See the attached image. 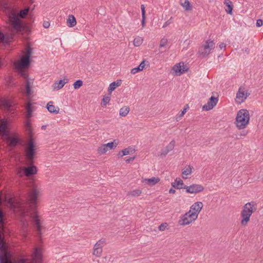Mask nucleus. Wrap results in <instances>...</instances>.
<instances>
[{"mask_svg": "<svg viewBox=\"0 0 263 263\" xmlns=\"http://www.w3.org/2000/svg\"><path fill=\"white\" fill-rule=\"evenodd\" d=\"M262 25V21L261 19H258L256 21V26L261 27Z\"/></svg>", "mask_w": 263, "mask_h": 263, "instance_id": "obj_45", "label": "nucleus"}, {"mask_svg": "<svg viewBox=\"0 0 263 263\" xmlns=\"http://www.w3.org/2000/svg\"><path fill=\"white\" fill-rule=\"evenodd\" d=\"M34 8H35V5H34V6H33V7H32V9H31V11H30V12H32V11L34 10Z\"/></svg>", "mask_w": 263, "mask_h": 263, "instance_id": "obj_57", "label": "nucleus"}, {"mask_svg": "<svg viewBox=\"0 0 263 263\" xmlns=\"http://www.w3.org/2000/svg\"><path fill=\"white\" fill-rule=\"evenodd\" d=\"M167 227V224L166 223H163L159 226L158 229L160 231H163L165 230Z\"/></svg>", "mask_w": 263, "mask_h": 263, "instance_id": "obj_40", "label": "nucleus"}, {"mask_svg": "<svg viewBox=\"0 0 263 263\" xmlns=\"http://www.w3.org/2000/svg\"><path fill=\"white\" fill-rule=\"evenodd\" d=\"M120 81H121V80H117V81H114L113 82H118V83H120Z\"/></svg>", "mask_w": 263, "mask_h": 263, "instance_id": "obj_58", "label": "nucleus"}, {"mask_svg": "<svg viewBox=\"0 0 263 263\" xmlns=\"http://www.w3.org/2000/svg\"><path fill=\"white\" fill-rule=\"evenodd\" d=\"M250 95V93L245 88V87L241 86L239 87L236 94V101L238 103L240 104L243 102Z\"/></svg>", "mask_w": 263, "mask_h": 263, "instance_id": "obj_10", "label": "nucleus"}, {"mask_svg": "<svg viewBox=\"0 0 263 263\" xmlns=\"http://www.w3.org/2000/svg\"><path fill=\"white\" fill-rule=\"evenodd\" d=\"M176 192V191L173 189H171L170 190H169V193L170 194H174Z\"/></svg>", "mask_w": 263, "mask_h": 263, "instance_id": "obj_52", "label": "nucleus"}, {"mask_svg": "<svg viewBox=\"0 0 263 263\" xmlns=\"http://www.w3.org/2000/svg\"><path fill=\"white\" fill-rule=\"evenodd\" d=\"M171 19L168 20L167 21H166L164 24V25H163V28H165L166 27H167L168 25H169L170 24H171V21H170Z\"/></svg>", "mask_w": 263, "mask_h": 263, "instance_id": "obj_48", "label": "nucleus"}, {"mask_svg": "<svg viewBox=\"0 0 263 263\" xmlns=\"http://www.w3.org/2000/svg\"><path fill=\"white\" fill-rule=\"evenodd\" d=\"M192 167L189 165L185 168L182 172V177L184 179L187 178V176L190 175L192 173Z\"/></svg>", "mask_w": 263, "mask_h": 263, "instance_id": "obj_27", "label": "nucleus"}, {"mask_svg": "<svg viewBox=\"0 0 263 263\" xmlns=\"http://www.w3.org/2000/svg\"><path fill=\"white\" fill-rule=\"evenodd\" d=\"M30 8L26 7L24 9H21L18 13L17 15L15 14H12L10 17V22L12 27L16 31H22L24 30V27L22 21L19 18H25L29 15V18L32 17L31 12H30Z\"/></svg>", "mask_w": 263, "mask_h": 263, "instance_id": "obj_3", "label": "nucleus"}, {"mask_svg": "<svg viewBox=\"0 0 263 263\" xmlns=\"http://www.w3.org/2000/svg\"><path fill=\"white\" fill-rule=\"evenodd\" d=\"M203 208V203L202 202L197 201L193 204L189 210V212H192L193 214H194L196 217L198 216L199 213L200 212L201 209Z\"/></svg>", "mask_w": 263, "mask_h": 263, "instance_id": "obj_13", "label": "nucleus"}, {"mask_svg": "<svg viewBox=\"0 0 263 263\" xmlns=\"http://www.w3.org/2000/svg\"><path fill=\"white\" fill-rule=\"evenodd\" d=\"M68 79L67 78H64V79H60L56 81L55 82H67Z\"/></svg>", "mask_w": 263, "mask_h": 263, "instance_id": "obj_49", "label": "nucleus"}, {"mask_svg": "<svg viewBox=\"0 0 263 263\" xmlns=\"http://www.w3.org/2000/svg\"><path fill=\"white\" fill-rule=\"evenodd\" d=\"M52 104L53 103L51 101L48 102L47 105V109L50 113L58 114L59 112V108L53 105Z\"/></svg>", "mask_w": 263, "mask_h": 263, "instance_id": "obj_18", "label": "nucleus"}, {"mask_svg": "<svg viewBox=\"0 0 263 263\" xmlns=\"http://www.w3.org/2000/svg\"><path fill=\"white\" fill-rule=\"evenodd\" d=\"M160 181L159 177H153L151 178H143L142 182L149 186H153Z\"/></svg>", "mask_w": 263, "mask_h": 263, "instance_id": "obj_17", "label": "nucleus"}, {"mask_svg": "<svg viewBox=\"0 0 263 263\" xmlns=\"http://www.w3.org/2000/svg\"><path fill=\"white\" fill-rule=\"evenodd\" d=\"M189 108V106L187 104L185 105L183 109V110L181 111V114L176 116V121H179L180 120V119L184 116V115L186 113L188 109Z\"/></svg>", "mask_w": 263, "mask_h": 263, "instance_id": "obj_30", "label": "nucleus"}, {"mask_svg": "<svg viewBox=\"0 0 263 263\" xmlns=\"http://www.w3.org/2000/svg\"><path fill=\"white\" fill-rule=\"evenodd\" d=\"M175 142L174 140H172L170 143L163 149L161 151L160 155L162 156H165L170 152L172 151L175 146Z\"/></svg>", "mask_w": 263, "mask_h": 263, "instance_id": "obj_16", "label": "nucleus"}, {"mask_svg": "<svg viewBox=\"0 0 263 263\" xmlns=\"http://www.w3.org/2000/svg\"><path fill=\"white\" fill-rule=\"evenodd\" d=\"M180 187L185 189L187 193L194 194L200 193L204 190V187L202 185L197 184H193L190 186L184 185V186H181Z\"/></svg>", "mask_w": 263, "mask_h": 263, "instance_id": "obj_11", "label": "nucleus"}, {"mask_svg": "<svg viewBox=\"0 0 263 263\" xmlns=\"http://www.w3.org/2000/svg\"><path fill=\"white\" fill-rule=\"evenodd\" d=\"M141 191L140 190H135L131 191L130 193H128L129 195H131L132 196H139L141 195Z\"/></svg>", "mask_w": 263, "mask_h": 263, "instance_id": "obj_36", "label": "nucleus"}, {"mask_svg": "<svg viewBox=\"0 0 263 263\" xmlns=\"http://www.w3.org/2000/svg\"><path fill=\"white\" fill-rule=\"evenodd\" d=\"M197 218L192 212L188 211L181 216L179 220V223L181 226L188 225L196 220Z\"/></svg>", "mask_w": 263, "mask_h": 263, "instance_id": "obj_8", "label": "nucleus"}, {"mask_svg": "<svg viewBox=\"0 0 263 263\" xmlns=\"http://www.w3.org/2000/svg\"><path fill=\"white\" fill-rule=\"evenodd\" d=\"M167 40L166 39L163 38L160 41L159 47H163L167 45Z\"/></svg>", "mask_w": 263, "mask_h": 263, "instance_id": "obj_39", "label": "nucleus"}, {"mask_svg": "<svg viewBox=\"0 0 263 263\" xmlns=\"http://www.w3.org/2000/svg\"><path fill=\"white\" fill-rule=\"evenodd\" d=\"M180 5L185 11H191L192 7L188 0H181Z\"/></svg>", "mask_w": 263, "mask_h": 263, "instance_id": "obj_20", "label": "nucleus"}, {"mask_svg": "<svg viewBox=\"0 0 263 263\" xmlns=\"http://www.w3.org/2000/svg\"><path fill=\"white\" fill-rule=\"evenodd\" d=\"M31 60L25 57H23L20 60L16 63L14 62V67L16 68L20 76L24 79V82H31L34 80V79L30 78L28 74V69L30 66Z\"/></svg>", "mask_w": 263, "mask_h": 263, "instance_id": "obj_4", "label": "nucleus"}, {"mask_svg": "<svg viewBox=\"0 0 263 263\" xmlns=\"http://www.w3.org/2000/svg\"><path fill=\"white\" fill-rule=\"evenodd\" d=\"M67 25L70 27L74 26L77 24L76 19L73 15H69L67 20Z\"/></svg>", "mask_w": 263, "mask_h": 263, "instance_id": "obj_24", "label": "nucleus"}, {"mask_svg": "<svg viewBox=\"0 0 263 263\" xmlns=\"http://www.w3.org/2000/svg\"><path fill=\"white\" fill-rule=\"evenodd\" d=\"M247 132H246L245 131H242L240 133V136H246L247 135Z\"/></svg>", "mask_w": 263, "mask_h": 263, "instance_id": "obj_53", "label": "nucleus"}, {"mask_svg": "<svg viewBox=\"0 0 263 263\" xmlns=\"http://www.w3.org/2000/svg\"><path fill=\"white\" fill-rule=\"evenodd\" d=\"M145 60H143L137 67L131 69V73L132 74H135L136 73L142 71L144 67L145 66Z\"/></svg>", "mask_w": 263, "mask_h": 263, "instance_id": "obj_19", "label": "nucleus"}, {"mask_svg": "<svg viewBox=\"0 0 263 263\" xmlns=\"http://www.w3.org/2000/svg\"><path fill=\"white\" fill-rule=\"evenodd\" d=\"M218 101V98L212 96L209 101L203 106V109L205 111H208L212 109L215 106Z\"/></svg>", "mask_w": 263, "mask_h": 263, "instance_id": "obj_14", "label": "nucleus"}, {"mask_svg": "<svg viewBox=\"0 0 263 263\" xmlns=\"http://www.w3.org/2000/svg\"><path fill=\"white\" fill-rule=\"evenodd\" d=\"M83 83H73V86L74 89H77L79 88L82 85Z\"/></svg>", "mask_w": 263, "mask_h": 263, "instance_id": "obj_46", "label": "nucleus"}, {"mask_svg": "<svg viewBox=\"0 0 263 263\" xmlns=\"http://www.w3.org/2000/svg\"><path fill=\"white\" fill-rule=\"evenodd\" d=\"M10 41V37L0 31V42L5 44H9Z\"/></svg>", "mask_w": 263, "mask_h": 263, "instance_id": "obj_22", "label": "nucleus"}, {"mask_svg": "<svg viewBox=\"0 0 263 263\" xmlns=\"http://www.w3.org/2000/svg\"><path fill=\"white\" fill-rule=\"evenodd\" d=\"M121 155H122V151L120 152L119 153V156H120V157H121Z\"/></svg>", "mask_w": 263, "mask_h": 263, "instance_id": "obj_61", "label": "nucleus"}, {"mask_svg": "<svg viewBox=\"0 0 263 263\" xmlns=\"http://www.w3.org/2000/svg\"><path fill=\"white\" fill-rule=\"evenodd\" d=\"M30 4H32L33 3V1L32 0H29Z\"/></svg>", "mask_w": 263, "mask_h": 263, "instance_id": "obj_60", "label": "nucleus"}, {"mask_svg": "<svg viewBox=\"0 0 263 263\" xmlns=\"http://www.w3.org/2000/svg\"><path fill=\"white\" fill-rule=\"evenodd\" d=\"M103 241L100 240L98 242H97L94 246V249H95L96 248H102V245L103 244Z\"/></svg>", "mask_w": 263, "mask_h": 263, "instance_id": "obj_41", "label": "nucleus"}, {"mask_svg": "<svg viewBox=\"0 0 263 263\" xmlns=\"http://www.w3.org/2000/svg\"><path fill=\"white\" fill-rule=\"evenodd\" d=\"M26 109L27 111L26 117L27 119L30 118L32 116L33 107L30 102L27 103Z\"/></svg>", "mask_w": 263, "mask_h": 263, "instance_id": "obj_21", "label": "nucleus"}, {"mask_svg": "<svg viewBox=\"0 0 263 263\" xmlns=\"http://www.w3.org/2000/svg\"><path fill=\"white\" fill-rule=\"evenodd\" d=\"M256 211L255 203L254 202H248L243 206L241 212V223L242 226L247 224L250 217Z\"/></svg>", "mask_w": 263, "mask_h": 263, "instance_id": "obj_6", "label": "nucleus"}, {"mask_svg": "<svg viewBox=\"0 0 263 263\" xmlns=\"http://www.w3.org/2000/svg\"><path fill=\"white\" fill-rule=\"evenodd\" d=\"M145 20H146V16H142L141 24H142V27H144L145 26Z\"/></svg>", "mask_w": 263, "mask_h": 263, "instance_id": "obj_47", "label": "nucleus"}, {"mask_svg": "<svg viewBox=\"0 0 263 263\" xmlns=\"http://www.w3.org/2000/svg\"><path fill=\"white\" fill-rule=\"evenodd\" d=\"M24 175L27 177L35 175L37 173V168L34 165L24 167L23 168Z\"/></svg>", "mask_w": 263, "mask_h": 263, "instance_id": "obj_15", "label": "nucleus"}, {"mask_svg": "<svg viewBox=\"0 0 263 263\" xmlns=\"http://www.w3.org/2000/svg\"><path fill=\"white\" fill-rule=\"evenodd\" d=\"M176 76H180L187 71L188 68L183 62H180L175 65L172 69Z\"/></svg>", "mask_w": 263, "mask_h": 263, "instance_id": "obj_12", "label": "nucleus"}, {"mask_svg": "<svg viewBox=\"0 0 263 263\" xmlns=\"http://www.w3.org/2000/svg\"><path fill=\"white\" fill-rule=\"evenodd\" d=\"M215 47V43L213 41L208 40L199 49V53L203 57L208 55L211 50Z\"/></svg>", "mask_w": 263, "mask_h": 263, "instance_id": "obj_9", "label": "nucleus"}, {"mask_svg": "<svg viewBox=\"0 0 263 263\" xmlns=\"http://www.w3.org/2000/svg\"><path fill=\"white\" fill-rule=\"evenodd\" d=\"M74 82H79V83H80V82H83V81L81 80H77Z\"/></svg>", "mask_w": 263, "mask_h": 263, "instance_id": "obj_55", "label": "nucleus"}, {"mask_svg": "<svg viewBox=\"0 0 263 263\" xmlns=\"http://www.w3.org/2000/svg\"><path fill=\"white\" fill-rule=\"evenodd\" d=\"M43 26L45 28H48L50 26V23L48 21H44Z\"/></svg>", "mask_w": 263, "mask_h": 263, "instance_id": "obj_44", "label": "nucleus"}, {"mask_svg": "<svg viewBox=\"0 0 263 263\" xmlns=\"http://www.w3.org/2000/svg\"><path fill=\"white\" fill-rule=\"evenodd\" d=\"M65 83H53L52 87L54 90H58L63 87Z\"/></svg>", "mask_w": 263, "mask_h": 263, "instance_id": "obj_35", "label": "nucleus"}, {"mask_svg": "<svg viewBox=\"0 0 263 263\" xmlns=\"http://www.w3.org/2000/svg\"><path fill=\"white\" fill-rule=\"evenodd\" d=\"M226 47V44L223 43H221L220 45H219V48L222 49V48H225Z\"/></svg>", "mask_w": 263, "mask_h": 263, "instance_id": "obj_51", "label": "nucleus"}, {"mask_svg": "<svg viewBox=\"0 0 263 263\" xmlns=\"http://www.w3.org/2000/svg\"><path fill=\"white\" fill-rule=\"evenodd\" d=\"M130 108L127 106H124L120 108L119 110V115L121 117H125L129 113Z\"/></svg>", "mask_w": 263, "mask_h": 263, "instance_id": "obj_26", "label": "nucleus"}, {"mask_svg": "<svg viewBox=\"0 0 263 263\" xmlns=\"http://www.w3.org/2000/svg\"><path fill=\"white\" fill-rule=\"evenodd\" d=\"M6 106H9V103L8 102L7 103Z\"/></svg>", "mask_w": 263, "mask_h": 263, "instance_id": "obj_62", "label": "nucleus"}, {"mask_svg": "<svg viewBox=\"0 0 263 263\" xmlns=\"http://www.w3.org/2000/svg\"><path fill=\"white\" fill-rule=\"evenodd\" d=\"M224 3L226 4L227 7V9H226V12L228 14H232L233 8V6L232 4V2L229 0H224Z\"/></svg>", "mask_w": 263, "mask_h": 263, "instance_id": "obj_25", "label": "nucleus"}, {"mask_svg": "<svg viewBox=\"0 0 263 263\" xmlns=\"http://www.w3.org/2000/svg\"><path fill=\"white\" fill-rule=\"evenodd\" d=\"M142 42L143 39L140 37H136L133 41L134 45L136 47L140 46L142 44Z\"/></svg>", "mask_w": 263, "mask_h": 263, "instance_id": "obj_34", "label": "nucleus"}, {"mask_svg": "<svg viewBox=\"0 0 263 263\" xmlns=\"http://www.w3.org/2000/svg\"><path fill=\"white\" fill-rule=\"evenodd\" d=\"M141 11H142V16H146L144 6L143 5H142L141 6Z\"/></svg>", "mask_w": 263, "mask_h": 263, "instance_id": "obj_43", "label": "nucleus"}, {"mask_svg": "<svg viewBox=\"0 0 263 263\" xmlns=\"http://www.w3.org/2000/svg\"><path fill=\"white\" fill-rule=\"evenodd\" d=\"M35 144L33 139L30 137L28 142L25 145V157L27 161L32 163L35 154Z\"/></svg>", "mask_w": 263, "mask_h": 263, "instance_id": "obj_7", "label": "nucleus"}, {"mask_svg": "<svg viewBox=\"0 0 263 263\" xmlns=\"http://www.w3.org/2000/svg\"><path fill=\"white\" fill-rule=\"evenodd\" d=\"M26 125L28 126V127H29L30 126V123L29 122H26Z\"/></svg>", "mask_w": 263, "mask_h": 263, "instance_id": "obj_56", "label": "nucleus"}, {"mask_svg": "<svg viewBox=\"0 0 263 263\" xmlns=\"http://www.w3.org/2000/svg\"><path fill=\"white\" fill-rule=\"evenodd\" d=\"M120 86V83H110L108 89L109 94L110 95L111 92L118 87Z\"/></svg>", "mask_w": 263, "mask_h": 263, "instance_id": "obj_31", "label": "nucleus"}, {"mask_svg": "<svg viewBox=\"0 0 263 263\" xmlns=\"http://www.w3.org/2000/svg\"><path fill=\"white\" fill-rule=\"evenodd\" d=\"M106 147L108 149H112L114 147V143L113 142H109L107 144H105Z\"/></svg>", "mask_w": 263, "mask_h": 263, "instance_id": "obj_42", "label": "nucleus"}, {"mask_svg": "<svg viewBox=\"0 0 263 263\" xmlns=\"http://www.w3.org/2000/svg\"><path fill=\"white\" fill-rule=\"evenodd\" d=\"M250 121V114L248 110L242 109L239 110L236 117L235 124L238 129H245Z\"/></svg>", "mask_w": 263, "mask_h": 263, "instance_id": "obj_5", "label": "nucleus"}, {"mask_svg": "<svg viewBox=\"0 0 263 263\" xmlns=\"http://www.w3.org/2000/svg\"><path fill=\"white\" fill-rule=\"evenodd\" d=\"M108 148L106 147V146L104 144H102L101 146H100L98 148V153L102 155L105 154L107 151Z\"/></svg>", "mask_w": 263, "mask_h": 263, "instance_id": "obj_33", "label": "nucleus"}, {"mask_svg": "<svg viewBox=\"0 0 263 263\" xmlns=\"http://www.w3.org/2000/svg\"><path fill=\"white\" fill-rule=\"evenodd\" d=\"M172 186L175 189H181V186H184V185L181 179L176 178L175 181L172 183Z\"/></svg>", "mask_w": 263, "mask_h": 263, "instance_id": "obj_23", "label": "nucleus"}, {"mask_svg": "<svg viewBox=\"0 0 263 263\" xmlns=\"http://www.w3.org/2000/svg\"><path fill=\"white\" fill-rule=\"evenodd\" d=\"M30 83H26L25 86V94L27 96L29 97L33 93L30 86Z\"/></svg>", "mask_w": 263, "mask_h": 263, "instance_id": "obj_29", "label": "nucleus"}, {"mask_svg": "<svg viewBox=\"0 0 263 263\" xmlns=\"http://www.w3.org/2000/svg\"><path fill=\"white\" fill-rule=\"evenodd\" d=\"M74 82H79V83H80V82H83V81L81 80H77Z\"/></svg>", "mask_w": 263, "mask_h": 263, "instance_id": "obj_54", "label": "nucleus"}, {"mask_svg": "<svg viewBox=\"0 0 263 263\" xmlns=\"http://www.w3.org/2000/svg\"><path fill=\"white\" fill-rule=\"evenodd\" d=\"M2 60L1 59H0V68L2 67Z\"/></svg>", "mask_w": 263, "mask_h": 263, "instance_id": "obj_59", "label": "nucleus"}, {"mask_svg": "<svg viewBox=\"0 0 263 263\" xmlns=\"http://www.w3.org/2000/svg\"><path fill=\"white\" fill-rule=\"evenodd\" d=\"M32 53V49L29 47L27 48L26 50V54L24 57H27V58L30 59V57L31 56V54Z\"/></svg>", "mask_w": 263, "mask_h": 263, "instance_id": "obj_37", "label": "nucleus"}, {"mask_svg": "<svg viewBox=\"0 0 263 263\" xmlns=\"http://www.w3.org/2000/svg\"><path fill=\"white\" fill-rule=\"evenodd\" d=\"M8 129V120L5 118H0V136L6 139L10 147H15L17 144L21 143V140L16 134H15L14 137L10 136Z\"/></svg>", "mask_w": 263, "mask_h": 263, "instance_id": "obj_2", "label": "nucleus"}, {"mask_svg": "<svg viewBox=\"0 0 263 263\" xmlns=\"http://www.w3.org/2000/svg\"><path fill=\"white\" fill-rule=\"evenodd\" d=\"M135 159V157H130V158L126 160V163H129L130 161H133Z\"/></svg>", "mask_w": 263, "mask_h": 263, "instance_id": "obj_50", "label": "nucleus"}, {"mask_svg": "<svg viewBox=\"0 0 263 263\" xmlns=\"http://www.w3.org/2000/svg\"><path fill=\"white\" fill-rule=\"evenodd\" d=\"M102 252V249L101 248H96L93 249V254L96 256H100Z\"/></svg>", "mask_w": 263, "mask_h": 263, "instance_id": "obj_38", "label": "nucleus"}, {"mask_svg": "<svg viewBox=\"0 0 263 263\" xmlns=\"http://www.w3.org/2000/svg\"><path fill=\"white\" fill-rule=\"evenodd\" d=\"M134 151V149L132 148L129 147L128 148H125L122 151V155H121V157H123L125 155H127L133 153Z\"/></svg>", "mask_w": 263, "mask_h": 263, "instance_id": "obj_32", "label": "nucleus"}, {"mask_svg": "<svg viewBox=\"0 0 263 263\" xmlns=\"http://www.w3.org/2000/svg\"><path fill=\"white\" fill-rule=\"evenodd\" d=\"M40 190L34 186L29 192L27 198L26 206L11 194L6 195L5 199L7 205L14 212H18L23 216H29L32 218L34 226L36 229L39 235L41 234V221L36 212L37 198Z\"/></svg>", "mask_w": 263, "mask_h": 263, "instance_id": "obj_1", "label": "nucleus"}, {"mask_svg": "<svg viewBox=\"0 0 263 263\" xmlns=\"http://www.w3.org/2000/svg\"><path fill=\"white\" fill-rule=\"evenodd\" d=\"M110 95H105L104 96L102 102H101V105L102 106H105L109 102L110 100Z\"/></svg>", "mask_w": 263, "mask_h": 263, "instance_id": "obj_28", "label": "nucleus"}]
</instances>
